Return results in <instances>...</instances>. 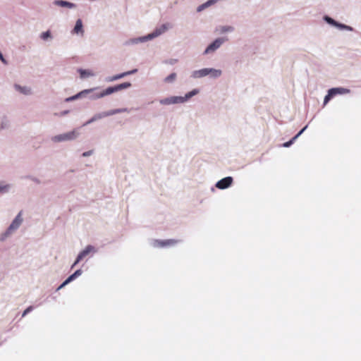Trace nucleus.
I'll use <instances>...</instances> for the list:
<instances>
[{"instance_id": "c756f323", "label": "nucleus", "mask_w": 361, "mask_h": 361, "mask_svg": "<svg viewBox=\"0 0 361 361\" xmlns=\"http://www.w3.org/2000/svg\"><path fill=\"white\" fill-rule=\"evenodd\" d=\"M49 37H50L49 31L44 32L42 33V35H41V37L44 40L47 39Z\"/></svg>"}, {"instance_id": "9d476101", "label": "nucleus", "mask_w": 361, "mask_h": 361, "mask_svg": "<svg viewBox=\"0 0 361 361\" xmlns=\"http://www.w3.org/2000/svg\"><path fill=\"white\" fill-rule=\"evenodd\" d=\"M126 111H128L127 109H117L111 110L108 112H104L102 114L94 116L90 122L94 121L98 118H102V117L109 116H111V115H114L116 114H119V113L126 112Z\"/></svg>"}, {"instance_id": "39448f33", "label": "nucleus", "mask_w": 361, "mask_h": 361, "mask_svg": "<svg viewBox=\"0 0 361 361\" xmlns=\"http://www.w3.org/2000/svg\"><path fill=\"white\" fill-rule=\"evenodd\" d=\"M349 92V90L342 87L331 88L328 91V94L325 96L324 104H326L336 94H342Z\"/></svg>"}, {"instance_id": "6e6552de", "label": "nucleus", "mask_w": 361, "mask_h": 361, "mask_svg": "<svg viewBox=\"0 0 361 361\" xmlns=\"http://www.w3.org/2000/svg\"><path fill=\"white\" fill-rule=\"evenodd\" d=\"M22 212H19V214L17 215V216L15 218V219L13 221L10 226L8 227L6 233L10 234L11 232H13L14 230L17 229L20 225L21 224L23 221V219L21 218Z\"/></svg>"}, {"instance_id": "9b49d317", "label": "nucleus", "mask_w": 361, "mask_h": 361, "mask_svg": "<svg viewBox=\"0 0 361 361\" xmlns=\"http://www.w3.org/2000/svg\"><path fill=\"white\" fill-rule=\"evenodd\" d=\"M233 183V178L232 177H226L224 178H222L219 181L217 182L216 184V188L219 189H226L228 188Z\"/></svg>"}, {"instance_id": "1a4fd4ad", "label": "nucleus", "mask_w": 361, "mask_h": 361, "mask_svg": "<svg viewBox=\"0 0 361 361\" xmlns=\"http://www.w3.org/2000/svg\"><path fill=\"white\" fill-rule=\"evenodd\" d=\"M185 99L183 97H171L160 100V103L164 105L184 102Z\"/></svg>"}, {"instance_id": "b1692460", "label": "nucleus", "mask_w": 361, "mask_h": 361, "mask_svg": "<svg viewBox=\"0 0 361 361\" xmlns=\"http://www.w3.org/2000/svg\"><path fill=\"white\" fill-rule=\"evenodd\" d=\"M176 78V74L175 73H173L171 74H170L169 76H167L165 79H164V81L167 83H170V82H173Z\"/></svg>"}, {"instance_id": "7c9ffc66", "label": "nucleus", "mask_w": 361, "mask_h": 361, "mask_svg": "<svg viewBox=\"0 0 361 361\" xmlns=\"http://www.w3.org/2000/svg\"><path fill=\"white\" fill-rule=\"evenodd\" d=\"M0 59L1 60L2 62H4V63H6V60L4 59L2 54L0 52Z\"/></svg>"}, {"instance_id": "aec40b11", "label": "nucleus", "mask_w": 361, "mask_h": 361, "mask_svg": "<svg viewBox=\"0 0 361 361\" xmlns=\"http://www.w3.org/2000/svg\"><path fill=\"white\" fill-rule=\"evenodd\" d=\"M217 30L219 31V33H224V32H231L233 30V27L232 26H228V25H226V26H221L219 27Z\"/></svg>"}, {"instance_id": "a878e982", "label": "nucleus", "mask_w": 361, "mask_h": 361, "mask_svg": "<svg viewBox=\"0 0 361 361\" xmlns=\"http://www.w3.org/2000/svg\"><path fill=\"white\" fill-rule=\"evenodd\" d=\"M325 20L327 23H329V24H331L332 25L335 26L336 25H338V23H337L336 21H335L334 19H332L330 17L326 16Z\"/></svg>"}, {"instance_id": "f8f14e48", "label": "nucleus", "mask_w": 361, "mask_h": 361, "mask_svg": "<svg viewBox=\"0 0 361 361\" xmlns=\"http://www.w3.org/2000/svg\"><path fill=\"white\" fill-rule=\"evenodd\" d=\"M137 69H133V70L130 71L124 72V73H122L121 74H118V75H114V76H111V77H109L106 79V81H108V82H113V81L119 80L121 78H123L125 76L134 74V73H137Z\"/></svg>"}, {"instance_id": "f3484780", "label": "nucleus", "mask_w": 361, "mask_h": 361, "mask_svg": "<svg viewBox=\"0 0 361 361\" xmlns=\"http://www.w3.org/2000/svg\"><path fill=\"white\" fill-rule=\"evenodd\" d=\"M15 88L23 94H29L31 93V90L27 87H21L19 85H15Z\"/></svg>"}, {"instance_id": "5701e85b", "label": "nucleus", "mask_w": 361, "mask_h": 361, "mask_svg": "<svg viewBox=\"0 0 361 361\" xmlns=\"http://www.w3.org/2000/svg\"><path fill=\"white\" fill-rule=\"evenodd\" d=\"M93 90V89H90V90H85L81 92H80L79 94L73 96V97H69L68 99H66V101H72V100H74L75 99H78L81 94H84V93H88V92H90Z\"/></svg>"}, {"instance_id": "20e7f679", "label": "nucleus", "mask_w": 361, "mask_h": 361, "mask_svg": "<svg viewBox=\"0 0 361 361\" xmlns=\"http://www.w3.org/2000/svg\"><path fill=\"white\" fill-rule=\"evenodd\" d=\"M78 133L76 130H72L71 132L56 135L51 138L52 141L55 142H59L67 140H72L77 137Z\"/></svg>"}, {"instance_id": "2eb2a0df", "label": "nucleus", "mask_w": 361, "mask_h": 361, "mask_svg": "<svg viewBox=\"0 0 361 361\" xmlns=\"http://www.w3.org/2000/svg\"><path fill=\"white\" fill-rule=\"evenodd\" d=\"M73 32L76 34L80 33L83 35L84 30L82 29V22L80 19H78L76 21L75 25L73 29Z\"/></svg>"}, {"instance_id": "f257e3e1", "label": "nucleus", "mask_w": 361, "mask_h": 361, "mask_svg": "<svg viewBox=\"0 0 361 361\" xmlns=\"http://www.w3.org/2000/svg\"><path fill=\"white\" fill-rule=\"evenodd\" d=\"M130 87H131V83L129 82H125L121 84L116 85L114 87H109L100 92L97 97L102 98L114 92L129 88Z\"/></svg>"}, {"instance_id": "393cba45", "label": "nucleus", "mask_w": 361, "mask_h": 361, "mask_svg": "<svg viewBox=\"0 0 361 361\" xmlns=\"http://www.w3.org/2000/svg\"><path fill=\"white\" fill-rule=\"evenodd\" d=\"M198 93V90H192L191 92H188V94H185V97H183L185 101L188 99H190V97H192V96L197 94Z\"/></svg>"}, {"instance_id": "cd10ccee", "label": "nucleus", "mask_w": 361, "mask_h": 361, "mask_svg": "<svg viewBox=\"0 0 361 361\" xmlns=\"http://www.w3.org/2000/svg\"><path fill=\"white\" fill-rule=\"evenodd\" d=\"M8 188H9L8 185H3L2 183H0V192L7 191Z\"/></svg>"}, {"instance_id": "f03ea898", "label": "nucleus", "mask_w": 361, "mask_h": 361, "mask_svg": "<svg viewBox=\"0 0 361 361\" xmlns=\"http://www.w3.org/2000/svg\"><path fill=\"white\" fill-rule=\"evenodd\" d=\"M97 252V249L92 245H87L83 250H82L78 255L75 262L72 265L71 268L73 269L77 264H78L80 261L85 259L86 257L90 255H94Z\"/></svg>"}, {"instance_id": "c85d7f7f", "label": "nucleus", "mask_w": 361, "mask_h": 361, "mask_svg": "<svg viewBox=\"0 0 361 361\" xmlns=\"http://www.w3.org/2000/svg\"><path fill=\"white\" fill-rule=\"evenodd\" d=\"M33 310V307L32 306H29L27 308H26L23 314H22V317H25L27 314H28L30 312H31L32 310Z\"/></svg>"}, {"instance_id": "2f4dec72", "label": "nucleus", "mask_w": 361, "mask_h": 361, "mask_svg": "<svg viewBox=\"0 0 361 361\" xmlns=\"http://www.w3.org/2000/svg\"><path fill=\"white\" fill-rule=\"evenodd\" d=\"M90 154H91V151H89V152H84V153L82 154V156H84V157H87V156H89V155H90Z\"/></svg>"}, {"instance_id": "412c9836", "label": "nucleus", "mask_w": 361, "mask_h": 361, "mask_svg": "<svg viewBox=\"0 0 361 361\" xmlns=\"http://www.w3.org/2000/svg\"><path fill=\"white\" fill-rule=\"evenodd\" d=\"M55 4L56 5L61 6H67V7H69V8H72V7L74 6L73 4L68 2V1H62V0H61V1H56Z\"/></svg>"}, {"instance_id": "423d86ee", "label": "nucleus", "mask_w": 361, "mask_h": 361, "mask_svg": "<svg viewBox=\"0 0 361 361\" xmlns=\"http://www.w3.org/2000/svg\"><path fill=\"white\" fill-rule=\"evenodd\" d=\"M227 40L226 38H218L215 39L212 44H210L207 49L204 51V54H209L210 52L214 51L216 49H217L222 43Z\"/></svg>"}, {"instance_id": "dca6fc26", "label": "nucleus", "mask_w": 361, "mask_h": 361, "mask_svg": "<svg viewBox=\"0 0 361 361\" xmlns=\"http://www.w3.org/2000/svg\"><path fill=\"white\" fill-rule=\"evenodd\" d=\"M307 126L303 128L296 135H295L290 141L286 142L283 144V146L284 147H290L294 141L304 132V130L306 129Z\"/></svg>"}, {"instance_id": "4be33fe9", "label": "nucleus", "mask_w": 361, "mask_h": 361, "mask_svg": "<svg viewBox=\"0 0 361 361\" xmlns=\"http://www.w3.org/2000/svg\"><path fill=\"white\" fill-rule=\"evenodd\" d=\"M209 74L213 78H218L221 75V70H217V69H214V68H209Z\"/></svg>"}, {"instance_id": "ddd939ff", "label": "nucleus", "mask_w": 361, "mask_h": 361, "mask_svg": "<svg viewBox=\"0 0 361 361\" xmlns=\"http://www.w3.org/2000/svg\"><path fill=\"white\" fill-rule=\"evenodd\" d=\"M82 274V270L78 269L75 271L73 274L68 277V279L58 288V289H61L63 288L66 285L73 281L78 276H80Z\"/></svg>"}, {"instance_id": "a211bd4d", "label": "nucleus", "mask_w": 361, "mask_h": 361, "mask_svg": "<svg viewBox=\"0 0 361 361\" xmlns=\"http://www.w3.org/2000/svg\"><path fill=\"white\" fill-rule=\"evenodd\" d=\"M78 71L80 73V75L81 78H87V77L94 75V73L91 71H89V70L80 69Z\"/></svg>"}, {"instance_id": "4468645a", "label": "nucleus", "mask_w": 361, "mask_h": 361, "mask_svg": "<svg viewBox=\"0 0 361 361\" xmlns=\"http://www.w3.org/2000/svg\"><path fill=\"white\" fill-rule=\"evenodd\" d=\"M207 75H209V68H203L192 73V77L195 78L204 77Z\"/></svg>"}, {"instance_id": "0eeeda50", "label": "nucleus", "mask_w": 361, "mask_h": 361, "mask_svg": "<svg viewBox=\"0 0 361 361\" xmlns=\"http://www.w3.org/2000/svg\"><path fill=\"white\" fill-rule=\"evenodd\" d=\"M178 243V240L169 239L165 240H155L153 245L157 247H163L166 246H173Z\"/></svg>"}, {"instance_id": "7ed1b4c3", "label": "nucleus", "mask_w": 361, "mask_h": 361, "mask_svg": "<svg viewBox=\"0 0 361 361\" xmlns=\"http://www.w3.org/2000/svg\"><path fill=\"white\" fill-rule=\"evenodd\" d=\"M170 27L171 25L169 23L163 24L160 27H157L152 33L140 39V41L143 42L157 37L164 33Z\"/></svg>"}, {"instance_id": "6ab92c4d", "label": "nucleus", "mask_w": 361, "mask_h": 361, "mask_svg": "<svg viewBox=\"0 0 361 361\" xmlns=\"http://www.w3.org/2000/svg\"><path fill=\"white\" fill-rule=\"evenodd\" d=\"M219 0H209L208 1H207L206 3L202 4L201 6H200L197 8V11H201L202 10L204 9L205 8L215 4L216 2H217Z\"/></svg>"}, {"instance_id": "bb28decb", "label": "nucleus", "mask_w": 361, "mask_h": 361, "mask_svg": "<svg viewBox=\"0 0 361 361\" xmlns=\"http://www.w3.org/2000/svg\"><path fill=\"white\" fill-rule=\"evenodd\" d=\"M335 26L339 27L340 29H345L348 30H353V28L348 25H345L343 24L338 23V25H336Z\"/></svg>"}]
</instances>
